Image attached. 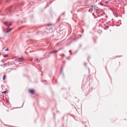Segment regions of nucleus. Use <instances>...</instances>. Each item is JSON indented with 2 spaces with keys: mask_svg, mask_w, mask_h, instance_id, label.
<instances>
[{
  "mask_svg": "<svg viewBox=\"0 0 127 127\" xmlns=\"http://www.w3.org/2000/svg\"><path fill=\"white\" fill-rule=\"evenodd\" d=\"M49 27H48L47 28V29L45 30V31L47 33H49L50 32V30H48V29H49Z\"/></svg>",
  "mask_w": 127,
  "mask_h": 127,
  "instance_id": "nucleus-1",
  "label": "nucleus"
},
{
  "mask_svg": "<svg viewBox=\"0 0 127 127\" xmlns=\"http://www.w3.org/2000/svg\"><path fill=\"white\" fill-rule=\"evenodd\" d=\"M29 91L30 93L32 94H33L34 92V90H30Z\"/></svg>",
  "mask_w": 127,
  "mask_h": 127,
  "instance_id": "nucleus-2",
  "label": "nucleus"
},
{
  "mask_svg": "<svg viewBox=\"0 0 127 127\" xmlns=\"http://www.w3.org/2000/svg\"><path fill=\"white\" fill-rule=\"evenodd\" d=\"M12 30V28L10 29L9 30H8L7 29L5 31V32H10Z\"/></svg>",
  "mask_w": 127,
  "mask_h": 127,
  "instance_id": "nucleus-3",
  "label": "nucleus"
},
{
  "mask_svg": "<svg viewBox=\"0 0 127 127\" xmlns=\"http://www.w3.org/2000/svg\"><path fill=\"white\" fill-rule=\"evenodd\" d=\"M58 51H53L52 52H51L50 53H56V52H57Z\"/></svg>",
  "mask_w": 127,
  "mask_h": 127,
  "instance_id": "nucleus-4",
  "label": "nucleus"
},
{
  "mask_svg": "<svg viewBox=\"0 0 127 127\" xmlns=\"http://www.w3.org/2000/svg\"><path fill=\"white\" fill-rule=\"evenodd\" d=\"M7 23V22H3V24L5 25H6Z\"/></svg>",
  "mask_w": 127,
  "mask_h": 127,
  "instance_id": "nucleus-5",
  "label": "nucleus"
},
{
  "mask_svg": "<svg viewBox=\"0 0 127 127\" xmlns=\"http://www.w3.org/2000/svg\"><path fill=\"white\" fill-rule=\"evenodd\" d=\"M18 59L19 60H23V58H18Z\"/></svg>",
  "mask_w": 127,
  "mask_h": 127,
  "instance_id": "nucleus-6",
  "label": "nucleus"
},
{
  "mask_svg": "<svg viewBox=\"0 0 127 127\" xmlns=\"http://www.w3.org/2000/svg\"><path fill=\"white\" fill-rule=\"evenodd\" d=\"M6 76L5 75H4L3 76V79H4L5 78Z\"/></svg>",
  "mask_w": 127,
  "mask_h": 127,
  "instance_id": "nucleus-7",
  "label": "nucleus"
},
{
  "mask_svg": "<svg viewBox=\"0 0 127 127\" xmlns=\"http://www.w3.org/2000/svg\"><path fill=\"white\" fill-rule=\"evenodd\" d=\"M8 55H4L3 57H7L8 56Z\"/></svg>",
  "mask_w": 127,
  "mask_h": 127,
  "instance_id": "nucleus-8",
  "label": "nucleus"
},
{
  "mask_svg": "<svg viewBox=\"0 0 127 127\" xmlns=\"http://www.w3.org/2000/svg\"><path fill=\"white\" fill-rule=\"evenodd\" d=\"M75 98H76V102H78V99L77 98H76V97H75Z\"/></svg>",
  "mask_w": 127,
  "mask_h": 127,
  "instance_id": "nucleus-9",
  "label": "nucleus"
},
{
  "mask_svg": "<svg viewBox=\"0 0 127 127\" xmlns=\"http://www.w3.org/2000/svg\"><path fill=\"white\" fill-rule=\"evenodd\" d=\"M7 91H5L3 92H2V93H3L5 94L7 92Z\"/></svg>",
  "mask_w": 127,
  "mask_h": 127,
  "instance_id": "nucleus-10",
  "label": "nucleus"
},
{
  "mask_svg": "<svg viewBox=\"0 0 127 127\" xmlns=\"http://www.w3.org/2000/svg\"><path fill=\"white\" fill-rule=\"evenodd\" d=\"M8 48H7L6 49H5V51H8Z\"/></svg>",
  "mask_w": 127,
  "mask_h": 127,
  "instance_id": "nucleus-11",
  "label": "nucleus"
},
{
  "mask_svg": "<svg viewBox=\"0 0 127 127\" xmlns=\"http://www.w3.org/2000/svg\"><path fill=\"white\" fill-rule=\"evenodd\" d=\"M36 61L38 62H39V61L38 59H36Z\"/></svg>",
  "mask_w": 127,
  "mask_h": 127,
  "instance_id": "nucleus-12",
  "label": "nucleus"
},
{
  "mask_svg": "<svg viewBox=\"0 0 127 127\" xmlns=\"http://www.w3.org/2000/svg\"><path fill=\"white\" fill-rule=\"evenodd\" d=\"M109 3V1H106L105 2V3L106 4H108Z\"/></svg>",
  "mask_w": 127,
  "mask_h": 127,
  "instance_id": "nucleus-13",
  "label": "nucleus"
},
{
  "mask_svg": "<svg viewBox=\"0 0 127 127\" xmlns=\"http://www.w3.org/2000/svg\"><path fill=\"white\" fill-rule=\"evenodd\" d=\"M52 25L51 24H50L49 25H48V26H49Z\"/></svg>",
  "mask_w": 127,
  "mask_h": 127,
  "instance_id": "nucleus-14",
  "label": "nucleus"
},
{
  "mask_svg": "<svg viewBox=\"0 0 127 127\" xmlns=\"http://www.w3.org/2000/svg\"><path fill=\"white\" fill-rule=\"evenodd\" d=\"M85 65H87V63H85Z\"/></svg>",
  "mask_w": 127,
  "mask_h": 127,
  "instance_id": "nucleus-15",
  "label": "nucleus"
},
{
  "mask_svg": "<svg viewBox=\"0 0 127 127\" xmlns=\"http://www.w3.org/2000/svg\"><path fill=\"white\" fill-rule=\"evenodd\" d=\"M11 25V23H10V24H9V26H10V25Z\"/></svg>",
  "mask_w": 127,
  "mask_h": 127,
  "instance_id": "nucleus-16",
  "label": "nucleus"
},
{
  "mask_svg": "<svg viewBox=\"0 0 127 127\" xmlns=\"http://www.w3.org/2000/svg\"><path fill=\"white\" fill-rule=\"evenodd\" d=\"M101 5H102V3H101Z\"/></svg>",
  "mask_w": 127,
  "mask_h": 127,
  "instance_id": "nucleus-17",
  "label": "nucleus"
}]
</instances>
